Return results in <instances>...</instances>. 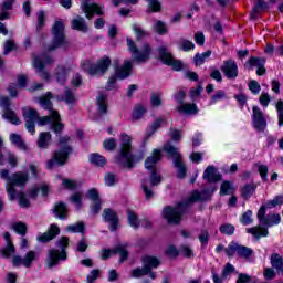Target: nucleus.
<instances>
[{
	"mask_svg": "<svg viewBox=\"0 0 283 283\" xmlns=\"http://www.w3.org/2000/svg\"><path fill=\"white\" fill-rule=\"evenodd\" d=\"M165 123L164 118H157L148 128L150 134H154L158 132L159 127H163V124Z\"/></svg>",
	"mask_w": 283,
	"mask_h": 283,
	"instance_id": "nucleus-61",
	"label": "nucleus"
},
{
	"mask_svg": "<svg viewBox=\"0 0 283 283\" xmlns=\"http://www.w3.org/2000/svg\"><path fill=\"white\" fill-rule=\"evenodd\" d=\"M256 218L262 227H274V224H280V221L282 220V217H280V214L266 216V206H261L258 211Z\"/></svg>",
	"mask_w": 283,
	"mask_h": 283,
	"instance_id": "nucleus-15",
	"label": "nucleus"
},
{
	"mask_svg": "<svg viewBox=\"0 0 283 283\" xmlns=\"http://www.w3.org/2000/svg\"><path fill=\"white\" fill-rule=\"evenodd\" d=\"M81 10L84 12L88 21L94 19V14H97V17H103V14H105L103 7L98 6L97 3H90V0H82Z\"/></svg>",
	"mask_w": 283,
	"mask_h": 283,
	"instance_id": "nucleus-16",
	"label": "nucleus"
},
{
	"mask_svg": "<svg viewBox=\"0 0 283 283\" xmlns=\"http://www.w3.org/2000/svg\"><path fill=\"white\" fill-rule=\"evenodd\" d=\"M51 63H53V60L46 54L39 55L33 60L36 74L44 81H50V73L45 70V65H51Z\"/></svg>",
	"mask_w": 283,
	"mask_h": 283,
	"instance_id": "nucleus-12",
	"label": "nucleus"
},
{
	"mask_svg": "<svg viewBox=\"0 0 283 283\" xmlns=\"http://www.w3.org/2000/svg\"><path fill=\"white\" fill-rule=\"evenodd\" d=\"M209 56H211V51H206L201 54L200 53L196 54L193 59L196 65H203L207 59H209Z\"/></svg>",
	"mask_w": 283,
	"mask_h": 283,
	"instance_id": "nucleus-46",
	"label": "nucleus"
},
{
	"mask_svg": "<svg viewBox=\"0 0 283 283\" xmlns=\"http://www.w3.org/2000/svg\"><path fill=\"white\" fill-rule=\"evenodd\" d=\"M223 98H227V93L222 90H219L214 95L211 96L209 105H216L218 101H223Z\"/></svg>",
	"mask_w": 283,
	"mask_h": 283,
	"instance_id": "nucleus-54",
	"label": "nucleus"
},
{
	"mask_svg": "<svg viewBox=\"0 0 283 283\" xmlns=\"http://www.w3.org/2000/svg\"><path fill=\"white\" fill-rule=\"evenodd\" d=\"M39 125H48V123H51L52 129L55 134H61L63 132V123H61V115H59V112L51 111V113L48 116L40 117L38 116Z\"/></svg>",
	"mask_w": 283,
	"mask_h": 283,
	"instance_id": "nucleus-14",
	"label": "nucleus"
},
{
	"mask_svg": "<svg viewBox=\"0 0 283 283\" xmlns=\"http://www.w3.org/2000/svg\"><path fill=\"white\" fill-rule=\"evenodd\" d=\"M234 191L235 188L233 187V184L224 181L220 188V196H230V193H233Z\"/></svg>",
	"mask_w": 283,
	"mask_h": 283,
	"instance_id": "nucleus-42",
	"label": "nucleus"
},
{
	"mask_svg": "<svg viewBox=\"0 0 283 283\" xmlns=\"http://www.w3.org/2000/svg\"><path fill=\"white\" fill-rule=\"evenodd\" d=\"M109 65H112V60L108 56H104L97 61L96 64H93L90 61H85L82 63V70L87 72L91 76H103L107 70H109Z\"/></svg>",
	"mask_w": 283,
	"mask_h": 283,
	"instance_id": "nucleus-6",
	"label": "nucleus"
},
{
	"mask_svg": "<svg viewBox=\"0 0 283 283\" xmlns=\"http://www.w3.org/2000/svg\"><path fill=\"white\" fill-rule=\"evenodd\" d=\"M105 101H107V96L101 93L97 96V106H98V113L102 115L107 114V103Z\"/></svg>",
	"mask_w": 283,
	"mask_h": 283,
	"instance_id": "nucleus-38",
	"label": "nucleus"
},
{
	"mask_svg": "<svg viewBox=\"0 0 283 283\" xmlns=\"http://www.w3.org/2000/svg\"><path fill=\"white\" fill-rule=\"evenodd\" d=\"M0 177L2 180H7L6 189L7 193H9V200H14V198H17V190L14 187H24L25 182L29 180L28 174L15 172L10 176V171L7 169L1 170Z\"/></svg>",
	"mask_w": 283,
	"mask_h": 283,
	"instance_id": "nucleus-3",
	"label": "nucleus"
},
{
	"mask_svg": "<svg viewBox=\"0 0 283 283\" xmlns=\"http://www.w3.org/2000/svg\"><path fill=\"white\" fill-rule=\"evenodd\" d=\"M35 260H39V253L34 250H30L24 256H23V266L25 269H30L32 264L35 262Z\"/></svg>",
	"mask_w": 283,
	"mask_h": 283,
	"instance_id": "nucleus-29",
	"label": "nucleus"
},
{
	"mask_svg": "<svg viewBox=\"0 0 283 283\" xmlns=\"http://www.w3.org/2000/svg\"><path fill=\"white\" fill-rule=\"evenodd\" d=\"M3 238L7 242V245L4 249L1 250V254L3 255V258H10V255H14L17 249L14 248V244H12L10 232H6L3 234Z\"/></svg>",
	"mask_w": 283,
	"mask_h": 283,
	"instance_id": "nucleus-23",
	"label": "nucleus"
},
{
	"mask_svg": "<svg viewBox=\"0 0 283 283\" xmlns=\"http://www.w3.org/2000/svg\"><path fill=\"white\" fill-rule=\"evenodd\" d=\"M112 253H118L120 255L119 262H125V260L128 258L129 253L127 252V244H118L115 247L114 250L105 249L102 250L101 255L102 260H107L112 256Z\"/></svg>",
	"mask_w": 283,
	"mask_h": 283,
	"instance_id": "nucleus-19",
	"label": "nucleus"
},
{
	"mask_svg": "<svg viewBox=\"0 0 283 283\" xmlns=\"http://www.w3.org/2000/svg\"><path fill=\"white\" fill-rule=\"evenodd\" d=\"M270 262L279 273H283V258L277 253H273L270 258Z\"/></svg>",
	"mask_w": 283,
	"mask_h": 283,
	"instance_id": "nucleus-30",
	"label": "nucleus"
},
{
	"mask_svg": "<svg viewBox=\"0 0 283 283\" xmlns=\"http://www.w3.org/2000/svg\"><path fill=\"white\" fill-rule=\"evenodd\" d=\"M207 198H208L207 190H203L201 192L198 190H195L192 191L188 200L189 202H199L200 200L201 201L207 200Z\"/></svg>",
	"mask_w": 283,
	"mask_h": 283,
	"instance_id": "nucleus-39",
	"label": "nucleus"
},
{
	"mask_svg": "<svg viewBox=\"0 0 283 283\" xmlns=\"http://www.w3.org/2000/svg\"><path fill=\"white\" fill-rule=\"evenodd\" d=\"M282 205H283V196L280 195V196L274 197L272 200L268 201L265 203V206H263V207H265V209H273V208L280 207Z\"/></svg>",
	"mask_w": 283,
	"mask_h": 283,
	"instance_id": "nucleus-43",
	"label": "nucleus"
},
{
	"mask_svg": "<svg viewBox=\"0 0 283 283\" xmlns=\"http://www.w3.org/2000/svg\"><path fill=\"white\" fill-rule=\"evenodd\" d=\"M72 154V147L64 145L62 148L53 154L52 159L48 161L46 168L54 169V167H63L67 163V158Z\"/></svg>",
	"mask_w": 283,
	"mask_h": 283,
	"instance_id": "nucleus-11",
	"label": "nucleus"
},
{
	"mask_svg": "<svg viewBox=\"0 0 283 283\" xmlns=\"http://www.w3.org/2000/svg\"><path fill=\"white\" fill-rule=\"evenodd\" d=\"M160 266V260L156 256H144L143 268H136L132 271V277H143V275H149L151 280H156V272H151V269H158Z\"/></svg>",
	"mask_w": 283,
	"mask_h": 283,
	"instance_id": "nucleus-5",
	"label": "nucleus"
},
{
	"mask_svg": "<svg viewBox=\"0 0 283 283\" xmlns=\"http://www.w3.org/2000/svg\"><path fill=\"white\" fill-rule=\"evenodd\" d=\"M276 111H277V118H279V127H282L283 125V102L280 99L276 103Z\"/></svg>",
	"mask_w": 283,
	"mask_h": 283,
	"instance_id": "nucleus-64",
	"label": "nucleus"
},
{
	"mask_svg": "<svg viewBox=\"0 0 283 283\" xmlns=\"http://www.w3.org/2000/svg\"><path fill=\"white\" fill-rule=\"evenodd\" d=\"M203 179L207 182H218L220 180V174L216 170V167L208 166L203 172Z\"/></svg>",
	"mask_w": 283,
	"mask_h": 283,
	"instance_id": "nucleus-26",
	"label": "nucleus"
},
{
	"mask_svg": "<svg viewBox=\"0 0 283 283\" xmlns=\"http://www.w3.org/2000/svg\"><path fill=\"white\" fill-rule=\"evenodd\" d=\"M219 229L224 235H233L235 233V227L231 223H223Z\"/></svg>",
	"mask_w": 283,
	"mask_h": 283,
	"instance_id": "nucleus-52",
	"label": "nucleus"
},
{
	"mask_svg": "<svg viewBox=\"0 0 283 283\" xmlns=\"http://www.w3.org/2000/svg\"><path fill=\"white\" fill-rule=\"evenodd\" d=\"M196 48V44L189 40L181 39L179 41V50H182L184 52H190V50H193Z\"/></svg>",
	"mask_w": 283,
	"mask_h": 283,
	"instance_id": "nucleus-49",
	"label": "nucleus"
},
{
	"mask_svg": "<svg viewBox=\"0 0 283 283\" xmlns=\"http://www.w3.org/2000/svg\"><path fill=\"white\" fill-rule=\"evenodd\" d=\"M220 70L221 72H223L226 78H229V81H235V78H238V64L235 63V61H224Z\"/></svg>",
	"mask_w": 283,
	"mask_h": 283,
	"instance_id": "nucleus-20",
	"label": "nucleus"
},
{
	"mask_svg": "<svg viewBox=\"0 0 283 283\" xmlns=\"http://www.w3.org/2000/svg\"><path fill=\"white\" fill-rule=\"evenodd\" d=\"M53 212L60 220H65V218H67V206H65L63 202H60L54 207Z\"/></svg>",
	"mask_w": 283,
	"mask_h": 283,
	"instance_id": "nucleus-33",
	"label": "nucleus"
},
{
	"mask_svg": "<svg viewBox=\"0 0 283 283\" xmlns=\"http://www.w3.org/2000/svg\"><path fill=\"white\" fill-rule=\"evenodd\" d=\"M40 105L43 109H49L50 114L54 112L52 109V93L48 92L44 96L40 97Z\"/></svg>",
	"mask_w": 283,
	"mask_h": 283,
	"instance_id": "nucleus-34",
	"label": "nucleus"
},
{
	"mask_svg": "<svg viewBox=\"0 0 283 283\" xmlns=\"http://www.w3.org/2000/svg\"><path fill=\"white\" fill-rule=\"evenodd\" d=\"M163 158V153L160 149H154L151 156L145 160V167L150 171V180H144L142 184V189L146 196V200H151L154 198L153 187H158L160 185L163 177L156 171V164L160 163Z\"/></svg>",
	"mask_w": 283,
	"mask_h": 283,
	"instance_id": "nucleus-1",
	"label": "nucleus"
},
{
	"mask_svg": "<svg viewBox=\"0 0 283 283\" xmlns=\"http://www.w3.org/2000/svg\"><path fill=\"white\" fill-rule=\"evenodd\" d=\"M55 77L57 83H61V85H63V83L67 81V69H65V66H57L55 69Z\"/></svg>",
	"mask_w": 283,
	"mask_h": 283,
	"instance_id": "nucleus-36",
	"label": "nucleus"
},
{
	"mask_svg": "<svg viewBox=\"0 0 283 283\" xmlns=\"http://www.w3.org/2000/svg\"><path fill=\"white\" fill-rule=\"evenodd\" d=\"M129 74H132V61L126 60L122 67L116 69L115 75L108 78L106 90H114L116 87V78H120V81H123L124 78H127Z\"/></svg>",
	"mask_w": 283,
	"mask_h": 283,
	"instance_id": "nucleus-13",
	"label": "nucleus"
},
{
	"mask_svg": "<svg viewBox=\"0 0 283 283\" xmlns=\"http://www.w3.org/2000/svg\"><path fill=\"white\" fill-rule=\"evenodd\" d=\"M116 139L114 138H108L103 143V147L106 151H114L116 149Z\"/></svg>",
	"mask_w": 283,
	"mask_h": 283,
	"instance_id": "nucleus-59",
	"label": "nucleus"
},
{
	"mask_svg": "<svg viewBox=\"0 0 283 283\" xmlns=\"http://www.w3.org/2000/svg\"><path fill=\"white\" fill-rule=\"evenodd\" d=\"M50 140H52V134L48 132L41 133L38 139L39 149H48Z\"/></svg>",
	"mask_w": 283,
	"mask_h": 283,
	"instance_id": "nucleus-32",
	"label": "nucleus"
},
{
	"mask_svg": "<svg viewBox=\"0 0 283 283\" xmlns=\"http://www.w3.org/2000/svg\"><path fill=\"white\" fill-rule=\"evenodd\" d=\"M12 229L15 231V233H19V235H25L28 232V226H25L23 222L13 223Z\"/></svg>",
	"mask_w": 283,
	"mask_h": 283,
	"instance_id": "nucleus-53",
	"label": "nucleus"
},
{
	"mask_svg": "<svg viewBox=\"0 0 283 283\" xmlns=\"http://www.w3.org/2000/svg\"><path fill=\"white\" fill-rule=\"evenodd\" d=\"M18 198H19V206L22 209H28L30 207V200H28V198H25V193L20 192L18 195Z\"/></svg>",
	"mask_w": 283,
	"mask_h": 283,
	"instance_id": "nucleus-62",
	"label": "nucleus"
},
{
	"mask_svg": "<svg viewBox=\"0 0 283 283\" xmlns=\"http://www.w3.org/2000/svg\"><path fill=\"white\" fill-rule=\"evenodd\" d=\"M103 218L105 222H108L111 224V231H116V229H118V216L114 212V210L109 208L104 209Z\"/></svg>",
	"mask_w": 283,
	"mask_h": 283,
	"instance_id": "nucleus-21",
	"label": "nucleus"
},
{
	"mask_svg": "<svg viewBox=\"0 0 283 283\" xmlns=\"http://www.w3.org/2000/svg\"><path fill=\"white\" fill-rule=\"evenodd\" d=\"M22 116L25 122H36L39 120V113L36 109L31 107H24L22 108Z\"/></svg>",
	"mask_w": 283,
	"mask_h": 283,
	"instance_id": "nucleus-27",
	"label": "nucleus"
},
{
	"mask_svg": "<svg viewBox=\"0 0 283 283\" xmlns=\"http://www.w3.org/2000/svg\"><path fill=\"white\" fill-rule=\"evenodd\" d=\"M57 249H51L49 250V254L46 258V266L48 269H53V266H56L59 264V261L62 260L63 262L67 260V252L65 249L70 247V239L67 237H62L56 242Z\"/></svg>",
	"mask_w": 283,
	"mask_h": 283,
	"instance_id": "nucleus-4",
	"label": "nucleus"
},
{
	"mask_svg": "<svg viewBox=\"0 0 283 283\" xmlns=\"http://www.w3.org/2000/svg\"><path fill=\"white\" fill-rule=\"evenodd\" d=\"M127 45L129 52H132V59L136 63H147L149 61V56L151 54V48L149 44H144V48L142 51L138 50L136 46V43H134V40L127 38Z\"/></svg>",
	"mask_w": 283,
	"mask_h": 283,
	"instance_id": "nucleus-8",
	"label": "nucleus"
},
{
	"mask_svg": "<svg viewBox=\"0 0 283 283\" xmlns=\"http://www.w3.org/2000/svg\"><path fill=\"white\" fill-rule=\"evenodd\" d=\"M253 193H255V185L253 184H248L241 189V195L243 198H251Z\"/></svg>",
	"mask_w": 283,
	"mask_h": 283,
	"instance_id": "nucleus-44",
	"label": "nucleus"
},
{
	"mask_svg": "<svg viewBox=\"0 0 283 283\" xmlns=\"http://www.w3.org/2000/svg\"><path fill=\"white\" fill-rule=\"evenodd\" d=\"M61 233V230L56 224H51L50 229L48 232L40 233L36 237L38 242H50V240H54L56 235Z\"/></svg>",
	"mask_w": 283,
	"mask_h": 283,
	"instance_id": "nucleus-22",
	"label": "nucleus"
},
{
	"mask_svg": "<svg viewBox=\"0 0 283 283\" xmlns=\"http://www.w3.org/2000/svg\"><path fill=\"white\" fill-rule=\"evenodd\" d=\"M115 163L119 167H126L132 169L134 167V155L132 154V137L129 135L123 134L120 136L119 151L115 157Z\"/></svg>",
	"mask_w": 283,
	"mask_h": 283,
	"instance_id": "nucleus-2",
	"label": "nucleus"
},
{
	"mask_svg": "<svg viewBox=\"0 0 283 283\" xmlns=\"http://www.w3.org/2000/svg\"><path fill=\"white\" fill-rule=\"evenodd\" d=\"M177 112H179V114L195 116L198 114V106L196 104L184 103L177 106Z\"/></svg>",
	"mask_w": 283,
	"mask_h": 283,
	"instance_id": "nucleus-25",
	"label": "nucleus"
},
{
	"mask_svg": "<svg viewBox=\"0 0 283 283\" xmlns=\"http://www.w3.org/2000/svg\"><path fill=\"white\" fill-rule=\"evenodd\" d=\"M127 216H128V224H130L133 229H138L140 227V221L138 220V216L136 214V212L128 210Z\"/></svg>",
	"mask_w": 283,
	"mask_h": 283,
	"instance_id": "nucleus-41",
	"label": "nucleus"
},
{
	"mask_svg": "<svg viewBox=\"0 0 283 283\" xmlns=\"http://www.w3.org/2000/svg\"><path fill=\"white\" fill-rule=\"evenodd\" d=\"M237 253H238L239 258H243L244 260H249L250 255H253V250L251 248L239 244Z\"/></svg>",
	"mask_w": 283,
	"mask_h": 283,
	"instance_id": "nucleus-40",
	"label": "nucleus"
},
{
	"mask_svg": "<svg viewBox=\"0 0 283 283\" xmlns=\"http://www.w3.org/2000/svg\"><path fill=\"white\" fill-rule=\"evenodd\" d=\"M238 245L239 243L233 242L228 245V248L226 249V254L228 255V258H233V255L238 253Z\"/></svg>",
	"mask_w": 283,
	"mask_h": 283,
	"instance_id": "nucleus-63",
	"label": "nucleus"
},
{
	"mask_svg": "<svg viewBox=\"0 0 283 283\" xmlns=\"http://www.w3.org/2000/svg\"><path fill=\"white\" fill-rule=\"evenodd\" d=\"M63 101H65L67 105H74V103H76V97L70 88H65Z\"/></svg>",
	"mask_w": 283,
	"mask_h": 283,
	"instance_id": "nucleus-55",
	"label": "nucleus"
},
{
	"mask_svg": "<svg viewBox=\"0 0 283 283\" xmlns=\"http://www.w3.org/2000/svg\"><path fill=\"white\" fill-rule=\"evenodd\" d=\"M158 52L165 65H171V67H174V70H176L177 72H180V70H182V62L174 59V55L167 52V49L165 46L159 48Z\"/></svg>",
	"mask_w": 283,
	"mask_h": 283,
	"instance_id": "nucleus-18",
	"label": "nucleus"
},
{
	"mask_svg": "<svg viewBox=\"0 0 283 283\" xmlns=\"http://www.w3.org/2000/svg\"><path fill=\"white\" fill-rule=\"evenodd\" d=\"M252 126L256 132H265L266 130V117L264 116V112L258 106L252 107Z\"/></svg>",
	"mask_w": 283,
	"mask_h": 283,
	"instance_id": "nucleus-17",
	"label": "nucleus"
},
{
	"mask_svg": "<svg viewBox=\"0 0 283 283\" xmlns=\"http://www.w3.org/2000/svg\"><path fill=\"white\" fill-rule=\"evenodd\" d=\"M161 216L164 220H167L168 224H180V220L185 216V205L179 203L175 208L167 206L164 208Z\"/></svg>",
	"mask_w": 283,
	"mask_h": 283,
	"instance_id": "nucleus-10",
	"label": "nucleus"
},
{
	"mask_svg": "<svg viewBox=\"0 0 283 283\" xmlns=\"http://www.w3.org/2000/svg\"><path fill=\"white\" fill-rule=\"evenodd\" d=\"M66 231L70 233H83V231H85V223L77 222L75 224L67 226Z\"/></svg>",
	"mask_w": 283,
	"mask_h": 283,
	"instance_id": "nucleus-45",
	"label": "nucleus"
},
{
	"mask_svg": "<svg viewBox=\"0 0 283 283\" xmlns=\"http://www.w3.org/2000/svg\"><path fill=\"white\" fill-rule=\"evenodd\" d=\"M90 163H92V165H95L96 167H104L107 160L98 153H94L90 155Z\"/></svg>",
	"mask_w": 283,
	"mask_h": 283,
	"instance_id": "nucleus-37",
	"label": "nucleus"
},
{
	"mask_svg": "<svg viewBox=\"0 0 283 283\" xmlns=\"http://www.w3.org/2000/svg\"><path fill=\"white\" fill-rule=\"evenodd\" d=\"M133 30L137 35V41L145 39V36H149V33H147V31H145L140 27H138V24H134Z\"/></svg>",
	"mask_w": 283,
	"mask_h": 283,
	"instance_id": "nucleus-60",
	"label": "nucleus"
},
{
	"mask_svg": "<svg viewBox=\"0 0 283 283\" xmlns=\"http://www.w3.org/2000/svg\"><path fill=\"white\" fill-rule=\"evenodd\" d=\"M154 30L158 34H167V25L165 24V22H163L160 20H157L155 22Z\"/></svg>",
	"mask_w": 283,
	"mask_h": 283,
	"instance_id": "nucleus-58",
	"label": "nucleus"
},
{
	"mask_svg": "<svg viewBox=\"0 0 283 283\" xmlns=\"http://www.w3.org/2000/svg\"><path fill=\"white\" fill-rule=\"evenodd\" d=\"M72 30H77V32H87L90 28L87 27V22L85 18L77 15L75 19L71 21Z\"/></svg>",
	"mask_w": 283,
	"mask_h": 283,
	"instance_id": "nucleus-24",
	"label": "nucleus"
},
{
	"mask_svg": "<svg viewBox=\"0 0 283 283\" xmlns=\"http://www.w3.org/2000/svg\"><path fill=\"white\" fill-rule=\"evenodd\" d=\"M240 222L244 224V227L249 226V224H253V211L248 210L245 211L241 219Z\"/></svg>",
	"mask_w": 283,
	"mask_h": 283,
	"instance_id": "nucleus-51",
	"label": "nucleus"
},
{
	"mask_svg": "<svg viewBox=\"0 0 283 283\" xmlns=\"http://www.w3.org/2000/svg\"><path fill=\"white\" fill-rule=\"evenodd\" d=\"M2 118H6V120H9L12 125H19L21 123V119L17 116V113L10 108H6L2 114Z\"/></svg>",
	"mask_w": 283,
	"mask_h": 283,
	"instance_id": "nucleus-31",
	"label": "nucleus"
},
{
	"mask_svg": "<svg viewBox=\"0 0 283 283\" xmlns=\"http://www.w3.org/2000/svg\"><path fill=\"white\" fill-rule=\"evenodd\" d=\"M164 151L168 154L169 158H172L174 165L177 169V177L181 179L185 178L187 176V166H185V163L182 161V155H180L178 148L171 145V143H167L164 146Z\"/></svg>",
	"mask_w": 283,
	"mask_h": 283,
	"instance_id": "nucleus-7",
	"label": "nucleus"
},
{
	"mask_svg": "<svg viewBox=\"0 0 283 283\" xmlns=\"http://www.w3.org/2000/svg\"><path fill=\"white\" fill-rule=\"evenodd\" d=\"M247 233H251L254 238H266V235H269V230L261 226H256L253 228H247Z\"/></svg>",
	"mask_w": 283,
	"mask_h": 283,
	"instance_id": "nucleus-28",
	"label": "nucleus"
},
{
	"mask_svg": "<svg viewBox=\"0 0 283 283\" xmlns=\"http://www.w3.org/2000/svg\"><path fill=\"white\" fill-rule=\"evenodd\" d=\"M53 43L48 48V52H54L57 48L65 45V24L56 21L52 27Z\"/></svg>",
	"mask_w": 283,
	"mask_h": 283,
	"instance_id": "nucleus-9",
	"label": "nucleus"
},
{
	"mask_svg": "<svg viewBox=\"0 0 283 283\" xmlns=\"http://www.w3.org/2000/svg\"><path fill=\"white\" fill-rule=\"evenodd\" d=\"M86 198L92 200V202H101V196L98 195V190L96 188H92L87 191Z\"/></svg>",
	"mask_w": 283,
	"mask_h": 283,
	"instance_id": "nucleus-57",
	"label": "nucleus"
},
{
	"mask_svg": "<svg viewBox=\"0 0 283 283\" xmlns=\"http://www.w3.org/2000/svg\"><path fill=\"white\" fill-rule=\"evenodd\" d=\"M9 138L12 145H15V147H18L19 149H22V150L28 149V146H25V142H23V138L21 137V135L12 133Z\"/></svg>",
	"mask_w": 283,
	"mask_h": 283,
	"instance_id": "nucleus-35",
	"label": "nucleus"
},
{
	"mask_svg": "<svg viewBox=\"0 0 283 283\" xmlns=\"http://www.w3.org/2000/svg\"><path fill=\"white\" fill-rule=\"evenodd\" d=\"M88 247H90V244H87V239L82 238L80 241H77L75 251L77 253H85V251H87Z\"/></svg>",
	"mask_w": 283,
	"mask_h": 283,
	"instance_id": "nucleus-56",
	"label": "nucleus"
},
{
	"mask_svg": "<svg viewBox=\"0 0 283 283\" xmlns=\"http://www.w3.org/2000/svg\"><path fill=\"white\" fill-rule=\"evenodd\" d=\"M145 112H147L145 106H143V105L136 106L133 111V120H140V118H143V116H145Z\"/></svg>",
	"mask_w": 283,
	"mask_h": 283,
	"instance_id": "nucleus-47",
	"label": "nucleus"
},
{
	"mask_svg": "<svg viewBox=\"0 0 283 283\" xmlns=\"http://www.w3.org/2000/svg\"><path fill=\"white\" fill-rule=\"evenodd\" d=\"M71 202L75 205L76 209H81L83 207V192H75L71 198Z\"/></svg>",
	"mask_w": 283,
	"mask_h": 283,
	"instance_id": "nucleus-48",
	"label": "nucleus"
},
{
	"mask_svg": "<svg viewBox=\"0 0 283 283\" xmlns=\"http://www.w3.org/2000/svg\"><path fill=\"white\" fill-rule=\"evenodd\" d=\"M266 63V60H264L263 57H251L248 62V64H245V67H260L262 65H264Z\"/></svg>",
	"mask_w": 283,
	"mask_h": 283,
	"instance_id": "nucleus-50",
	"label": "nucleus"
}]
</instances>
